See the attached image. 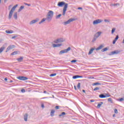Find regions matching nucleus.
Returning a JSON list of instances; mask_svg holds the SVG:
<instances>
[{
  "label": "nucleus",
  "instance_id": "obj_1",
  "mask_svg": "<svg viewBox=\"0 0 124 124\" xmlns=\"http://www.w3.org/2000/svg\"><path fill=\"white\" fill-rule=\"evenodd\" d=\"M57 5L59 6V7H62L64 5L62 16H64V15H65V12H66V10H67V7H68V4L65 3V2L60 1L58 2Z\"/></svg>",
  "mask_w": 124,
  "mask_h": 124
},
{
  "label": "nucleus",
  "instance_id": "obj_2",
  "mask_svg": "<svg viewBox=\"0 0 124 124\" xmlns=\"http://www.w3.org/2000/svg\"><path fill=\"white\" fill-rule=\"evenodd\" d=\"M54 16V12L52 11H49L47 13V16L46 19L47 22H50Z\"/></svg>",
  "mask_w": 124,
  "mask_h": 124
},
{
  "label": "nucleus",
  "instance_id": "obj_3",
  "mask_svg": "<svg viewBox=\"0 0 124 124\" xmlns=\"http://www.w3.org/2000/svg\"><path fill=\"white\" fill-rule=\"evenodd\" d=\"M17 6H18V4L15 5L10 11L8 16L9 20H10V19L12 18V15H13V13L14 12V11H15V9H16V7H17Z\"/></svg>",
  "mask_w": 124,
  "mask_h": 124
},
{
  "label": "nucleus",
  "instance_id": "obj_4",
  "mask_svg": "<svg viewBox=\"0 0 124 124\" xmlns=\"http://www.w3.org/2000/svg\"><path fill=\"white\" fill-rule=\"evenodd\" d=\"M71 50V47H68L67 49L62 50L59 52V55H62V54H64L65 53H67L69 52Z\"/></svg>",
  "mask_w": 124,
  "mask_h": 124
},
{
  "label": "nucleus",
  "instance_id": "obj_5",
  "mask_svg": "<svg viewBox=\"0 0 124 124\" xmlns=\"http://www.w3.org/2000/svg\"><path fill=\"white\" fill-rule=\"evenodd\" d=\"M64 41H65V40L64 39H63L62 38H59V39L55 40L54 41V43H56V44L62 43V42H64Z\"/></svg>",
  "mask_w": 124,
  "mask_h": 124
},
{
  "label": "nucleus",
  "instance_id": "obj_6",
  "mask_svg": "<svg viewBox=\"0 0 124 124\" xmlns=\"http://www.w3.org/2000/svg\"><path fill=\"white\" fill-rule=\"evenodd\" d=\"M121 52H122V51H121L120 50H116L112 51L110 53H109L108 54V55L112 56L113 55H118V54H120V53H121Z\"/></svg>",
  "mask_w": 124,
  "mask_h": 124
},
{
  "label": "nucleus",
  "instance_id": "obj_7",
  "mask_svg": "<svg viewBox=\"0 0 124 124\" xmlns=\"http://www.w3.org/2000/svg\"><path fill=\"white\" fill-rule=\"evenodd\" d=\"M73 21H75V19L71 18L70 19L68 20L67 21L64 22L63 25H64V26H66V25L70 24V23H71V22H73Z\"/></svg>",
  "mask_w": 124,
  "mask_h": 124
},
{
  "label": "nucleus",
  "instance_id": "obj_8",
  "mask_svg": "<svg viewBox=\"0 0 124 124\" xmlns=\"http://www.w3.org/2000/svg\"><path fill=\"white\" fill-rule=\"evenodd\" d=\"M17 79L20 80L21 81H26V80H28L29 78L24 76H19L17 77Z\"/></svg>",
  "mask_w": 124,
  "mask_h": 124
},
{
  "label": "nucleus",
  "instance_id": "obj_9",
  "mask_svg": "<svg viewBox=\"0 0 124 124\" xmlns=\"http://www.w3.org/2000/svg\"><path fill=\"white\" fill-rule=\"evenodd\" d=\"M102 22V20L98 19L93 21V25H97V24H100Z\"/></svg>",
  "mask_w": 124,
  "mask_h": 124
},
{
  "label": "nucleus",
  "instance_id": "obj_10",
  "mask_svg": "<svg viewBox=\"0 0 124 124\" xmlns=\"http://www.w3.org/2000/svg\"><path fill=\"white\" fill-rule=\"evenodd\" d=\"M15 47V45H14L9 46L7 48V50H6V53H7V52H8V51H9V50H11V49H13V48H14Z\"/></svg>",
  "mask_w": 124,
  "mask_h": 124
},
{
  "label": "nucleus",
  "instance_id": "obj_11",
  "mask_svg": "<svg viewBox=\"0 0 124 124\" xmlns=\"http://www.w3.org/2000/svg\"><path fill=\"white\" fill-rule=\"evenodd\" d=\"M39 21V19L37 18L36 19L32 20L30 23V25H33V24H35V23L38 22Z\"/></svg>",
  "mask_w": 124,
  "mask_h": 124
},
{
  "label": "nucleus",
  "instance_id": "obj_12",
  "mask_svg": "<svg viewBox=\"0 0 124 124\" xmlns=\"http://www.w3.org/2000/svg\"><path fill=\"white\" fill-rule=\"evenodd\" d=\"M101 35V32L98 31L94 34V37H95L96 38H98V37H99V36H100Z\"/></svg>",
  "mask_w": 124,
  "mask_h": 124
},
{
  "label": "nucleus",
  "instance_id": "obj_13",
  "mask_svg": "<svg viewBox=\"0 0 124 124\" xmlns=\"http://www.w3.org/2000/svg\"><path fill=\"white\" fill-rule=\"evenodd\" d=\"M102 48H104V46L103 45H101L100 46H99L98 47H97L95 50L96 51H98L99 50H101Z\"/></svg>",
  "mask_w": 124,
  "mask_h": 124
},
{
  "label": "nucleus",
  "instance_id": "obj_14",
  "mask_svg": "<svg viewBox=\"0 0 124 124\" xmlns=\"http://www.w3.org/2000/svg\"><path fill=\"white\" fill-rule=\"evenodd\" d=\"M52 45H53V47L55 48L56 47H61V46H62V44H53Z\"/></svg>",
  "mask_w": 124,
  "mask_h": 124
},
{
  "label": "nucleus",
  "instance_id": "obj_15",
  "mask_svg": "<svg viewBox=\"0 0 124 124\" xmlns=\"http://www.w3.org/2000/svg\"><path fill=\"white\" fill-rule=\"evenodd\" d=\"M77 78H83V76L79 75H75L73 76V79H77Z\"/></svg>",
  "mask_w": 124,
  "mask_h": 124
},
{
  "label": "nucleus",
  "instance_id": "obj_16",
  "mask_svg": "<svg viewBox=\"0 0 124 124\" xmlns=\"http://www.w3.org/2000/svg\"><path fill=\"white\" fill-rule=\"evenodd\" d=\"M55 110L54 109H51V111H50V116L51 117H54V116H55Z\"/></svg>",
  "mask_w": 124,
  "mask_h": 124
},
{
  "label": "nucleus",
  "instance_id": "obj_17",
  "mask_svg": "<svg viewBox=\"0 0 124 124\" xmlns=\"http://www.w3.org/2000/svg\"><path fill=\"white\" fill-rule=\"evenodd\" d=\"M99 97H100V98H106V96H105V93H102L99 95Z\"/></svg>",
  "mask_w": 124,
  "mask_h": 124
},
{
  "label": "nucleus",
  "instance_id": "obj_18",
  "mask_svg": "<svg viewBox=\"0 0 124 124\" xmlns=\"http://www.w3.org/2000/svg\"><path fill=\"white\" fill-rule=\"evenodd\" d=\"M16 60L18 62H21L24 60V57H21L19 58H17Z\"/></svg>",
  "mask_w": 124,
  "mask_h": 124
},
{
  "label": "nucleus",
  "instance_id": "obj_19",
  "mask_svg": "<svg viewBox=\"0 0 124 124\" xmlns=\"http://www.w3.org/2000/svg\"><path fill=\"white\" fill-rule=\"evenodd\" d=\"M28 114L27 113H26L24 116V119L25 122L28 121Z\"/></svg>",
  "mask_w": 124,
  "mask_h": 124
},
{
  "label": "nucleus",
  "instance_id": "obj_20",
  "mask_svg": "<svg viewBox=\"0 0 124 124\" xmlns=\"http://www.w3.org/2000/svg\"><path fill=\"white\" fill-rule=\"evenodd\" d=\"M101 83L100 82H95L92 84V86H100Z\"/></svg>",
  "mask_w": 124,
  "mask_h": 124
},
{
  "label": "nucleus",
  "instance_id": "obj_21",
  "mask_svg": "<svg viewBox=\"0 0 124 124\" xmlns=\"http://www.w3.org/2000/svg\"><path fill=\"white\" fill-rule=\"evenodd\" d=\"M94 50V48H92L90 50L89 52L88 53V55H91V54H93V52Z\"/></svg>",
  "mask_w": 124,
  "mask_h": 124
},
{
  "label": "nucleus",
  "instance_id": "obj_22",
  "mask_svg": "<svg viewBox=\"0 0 124 124\" xmlns=\"http://www.w3.org/2000/svg\"><path fill=\"white\" fill-rule=\"evenodd\" d=\"M102 104H103V102H100L97 106V108H100V107H101V105H102Z\"/></svg>",
  "mask_w": 124,
  "mask_h": 124
},
{
  "label": "nucleus",
  "instance_id": "obj_23",
  "mask_svg": "<svg viewBox=\"0 0 124 124\" xmlns=\"http://www.w3.org/2000/svg\"><path fill=\"white\" fill-rule=\"evenodd\" d=\"M17 12L15 13L14 15V18H15L16 20H17V19H18V16H17Z\"/></svg>",
  "mask_w": 124,
  "mask_h": 124
},
{
  "label": "nucleus",
  "instance_id": "obj_24",
  "mask_svg": "<svg viewBox=\"0 0 124 124\" xmlns=\"http://www.w3.org/2000/svg\"><path fill=\"white\" fill-rule=\"evenodd\" d=\"M25 7V6H21L19 9L18 10V12H21V11H22V9H24V8Z\"/></svg>",
  "mask_w": 124,
  "mask_h": 124
},
{
  "label": "nucleus",
  "instance_id": "obj_25",
  "mask_svg": "<svg viewBox=\"0 0 124 124\" xmlns=\"http://www.w3.org/2000/svg\"><path fill=\"white\" fill-rule=\"evenodd\" d=\"M109 48L108 47H105L102 49L101 52H106Z\"/></svg>",
  "mask_w": 124,
  "mask_h": 124
},
{
  "label": "nucleus",
  "instance_id": "obj_26",
  "mask_svg": "<svg viewBox=\"0 0 124 124\" xmlns=\"http://www.w3.org/2000/svg\"><path fill=\"white\" fill-rule=\"evenodd\" d=\"M110 6H117V5H120V4L118 3H114V4H111Z\"/></svg>",
  "mask_w": 124,
  "mask_h": 124
},
{
  "label": "nucleus",
  "instance_id": "obj_27",
  "mask_svg": "<svg viewBox=\"0 0 124 124\" xmlns=\"http://www.w3.org/2000/svg\"><path fill=\"white\" fill-rule=\"evenodd\" d=\"M6 33L10 34V33H13V31L10 30V31H6Z\"/></svg>",
  "mask_w": 124,
  "mask_h": 124
},
{
  "label": "nucleus",
  "instance_id": "obj_28",
  "mask_svg": "<svg viewBox=\"0 0 124 124\" xmlns=\"http://www.w3.org/2000/svg\"><path fill=\"white\" fill-rule=\"evenodd\" d=\"M4 49H5V47H4V46H2L1 47H0V53L2 52V51H3V50H4Z\"/></svg>",
  "mask_w": 124,
  "mask_h": 124
},
{
  "label": "nucleus",
  "instance_id": "obj_29",
  "mask_svg": "<svg viewBox=\"0 0 124 124\" xmlns=\"http://www.w3.org/2000/svg\"><path fill=\"white\" fill-rule=\"evenodd\" d=\"M64 115H66V113L64 112H62L61 113V114H60L59 115V117H62V116H64Z\"/></svg>",
  "mask_w": 124,
  "mask_h": 124
},
{
  "label": "nucleus",
  "instance_id": "obj_30",
  "mask_svg": "<svg viewBox=\"0 0 124 124\" xmlns=\"http://www.w3.org/2000/svg\"><path fill=\"white\" fill-rule=\"evenodd\" d=\"M77 88L78 89V90H80L81 88V83L80 82L78 84Z\"/></svg>",
  "mask_w": 124,
  "mask_h": 124
},
{
  "label": "nucleus",
  "instance_id": "obj_31",
  "mask_svg": "<svg viewBox=\"0 0 124 124\" xmlns=\"http://www.w3.org/2000/svg\"><path fill=\"white\" fill-rule=\"evenodd\" d=\"M56 75H57V74L56 73H53V74H51L49 76L50 77H54L55 76H56Z\"/></svg>",
  "mask_w": 124,
  "mask_h": 124
},
{
  "label": "nucleus",
  "instance_id": "obj_32",
  "mask_svg": "<svg viewBox=\"0 0 124 124\" xmlns=\"http://www.w3.org/2000/svg\"><path fill=\"white\" fill-rule=\"evenodd\" d=\"M105 95L106 96V97H110V96H111V95H110L109 93H105Z\"/></svg>",
  "mask_w": 124,
  "mask_h": 124
},
{
  "label": "nucleus",
  "instance_id": "obj_33",
  "mask_svg": "<svg viewBox=\"0 0 124 124\" xmlns=\"http://www.w3.org/2000/svg\"><path fill=\"white\" fill-rule=\"evenodd\" d=\"M108 101L109 102H110V103H113V100H112V98H109L108 99Z\"/></svg>",
  "mask_w": 124,
  "mask_h": 124
},
{
  "label": "nucleus",
  "instance_id": "obj_34",
  "mask_svg": "<svg viewBox=\"0 0 124 124\" xmlns=\"http://www.w3.org/2000/svg\"><path fill=\"white\" fill-rule=\"evenodd\" d=\"M18 54V51H14L13 53L11 54L12 55H17Z\"/></svg>",
  "mask_w": 124,
  "mask_h": 124
},
{
  "label": "nucleus",
  "instance_id": "obj_35",
  "mask_svg": "<svg viewBox=\"0 0 124 124\" xmlns=\"http://www.w3.org/2000/svg\"><path fill=\"white\" fill-rule=\"evenodd\" d=\"M115 31H116V28H113L112 30H111V34H113L114 32H115Z\"/></svg>",
  "mask_w": 124,
  "mask_h": 124
},
{
  "label": "nucleus",
  "instance_id": "obj_36",
  "mask_svg": "<svg viewBox=\"0 0 124 124\" xmlns=\"http://www.w3.org/2000/svg\"><path fill=\"white\" fill-rule=\"evenodd\" d=\"M62 16V14H59L58 16H56V19H60V18Z\"/></svg>",
  "mask_w": 124,
  "mask_h": 124
},
{
  "label": "nucleus",
  "instance_id": "obj_37",
  "mask_svg": "<svg viewBox=\"0 0 124 124\" xmlns=\"http://www.w3.org/2000/svg\"><path fill=\"white\" fill-rule=\"evenodd\" d=\"M96 39H97V38H96L94 36L92 40V42H94V41H95Z\"/></svg>",
  "mask_w": 124,
  "mask_h": 124
},
{
  "label": "nucleus",
  "instance_id": "obj_38",
  "mask_svg": "<svg viewBox=\"0 0 124 124\" xmlns=\"http://www.w3.org/2000/svg\"><path fill=\"white\" fill-rule=\"evenodd\" d=\"M100 88L99 87H95L93 91H98L99 90H100Z\"/></svg>",
  "mask_w": 124,
  "mask_h": 124
},
{
  "label": "nucleus",
  "instance_id": "obj_39",
  "mask_svg": "<svg viewBox=\"0 0 124 124\" xmlns=\"http://www.w3.org/2000/svg\"><path fill=\"white\" fill-rule=\"evenodd\" d=\"M77 62V60H73L71 61V62H72L73 63H75V62Z\"/></svg>",
  "mask_w": 124,
  "mask_h": 124
},
{
  "label": "nucleus",
  "instance_id": "obj_40",
  "mask_svg": "<svg viewBox=\"0 0 124 124\" xmlns=\"http://www.w3.org/2000/svg\"><path fill=\"white\" fill-rule=\"evenodd\" d=\"M42 22L43 23V22H45V21H47V17L46 18H43V19L41 20Z\"/></svg>",
  "mask_w": 124,
  "mask_h": 124
},
{
  "label": "nucleus",
  "instance_id": "obj_41",
  "mask_svg": "<svg viewBox=\"0 0 124 124\" xmlns=\"http://www.w3.org/2000/svg\"><path fill=\"white\" fill-rule=\"evenodd\" d=\"M118 100H119V101L122 102V101H124V98H121L118 99Z\"/></svg>",
  "mask_w": 124,
  "mask_h": 124
},
{
  "label": "nucleus",
  "instance_id": "obj_42",
  "mask_svg": "<svg viewBox=\"0 0 124 124\" xmlns=\"http://www.w3.org/2000/svg\"><path fill=\"white\" fill-rule=\"evenodd\" d=\"M118 39H119V35H117L116 36V37L115 38L114 40H115V41H117V40H118Z\"/></svg>",
  "mask_w": 124,
  "mask_h": 124
},
{
  "label": "nucleus",
  "instance_id": "obj_43",
  "mask_svg": "<svg viewBox=\"0 0 124 124\" xmlns=\"http://www.w3.org/2000/svg\"><path fill=\"white\" fill-rule=\"evenodd\" d=\"M55 108L56 110H58V109H60V106H56Z\"/></svg>",
  "mask_w": 124,
  "mask_h": 124
},
{
  "label": "nucleus",
  "instance_id": "obj_44",
  "mask_svg": "<svg viewBox=\"0 0 124 124\" xmlns=\"http://www.w3.org/2000/svg\"><path fill=\"white\" fill-rule=\"evenodd\" d=\"M114 113L115 114H118V109L117 108L114 109Z\"/></svg>",
  "mask_w": 124,
  "mask_h": 124
},
{
  "label": "nucleus",
  "instance_id": "obj_45",
  "mask_svg": "<svg viewBox=\"0 0 124 124\" xmlns=\"http://www.w3.org/2000/svg\"><path fill=\"white\" fill-rule=\"evenodd\" d=\"M17 36H18V35H17L13 36L12 37V39H14L16 38V37H17Z\"/></svg>",
  "mask_w": 124,
  "mask_h": 124
},
{
  "label": "nucleus",
  "instance_id": "obj_46",
  "mask_svg": "<svg viewBox=\"0 0 124 124\" xmlns=\"http://www.w3.org/2000/svg\"><path fill=\"white\" fill-rule=\"evenodd\" d=\"M41 107L43 109H44V108H45V106H44V104H42Z\"/></svg>",
  "mask_w": 124,
  "mask_h": 124
},
{
  "label": "nucleus",
  "instance_id": "obj_47",
  "mask_svg": "<svg viewBox=\"0 0 124 124\" xmlns=\"http://www.w3.org/2000/svg\"><path fill=\"white\" fill-rule=\"evenodd\" d=\"M104 22L109 23L110 21L109 20H108V19H105L104 20Z\"/></svg>",
  "mask_w": 124,
  "mask_h": 124
},
{
  "label": "nucleus",
  "instance_id": "obj_48",
  "mask_svg": "<svg viewBox=\"0 0 124 124\" xmlns=\"http://www.w3.org/2000/svg\"><path fill=\"white\" fill-rule=\"evenodd\" d=\"M24 4L25 5H28V6H31V4H28V3H24Z\"/></svg>",
  "mask_w": 124,
  "mask_h": 124
},
{
  "label": "nucleus",
  "instance_id": "obj_49",
  "mask_svg": "<svg viewBox=\"0 0 124 124\" xmlns=\"http://www.w3.org/2000/svg\"><path fill=\"white\" fill-rule=\"evenodd\" d=\"M21 93H26V90L25 89H22L21 90Z\"/></svg>",
  "mask_w": 124,
  "mask_h": 124
},
{
  "label": "nucleus",
  "instance_id": "obj_50",
  "mask_svg": "<svg viewBox=\"0 0 124 124\" xmlns=\"http://www.w3.org/2000/svg\"><path fill=\"white\" fill-rule=\"evenodd\" d=\"M116 42H117V41H116L115 40H113V41L112 42V44H115Z\"/></svg>",
  "mask_w": 124,
  "mask_h": 124
},
{
  "label": "nucleus",
  "instance_id": "obj_51",
  "mask_svg": "<svg viewBox=\"0 0 124 124\" xmlns=\"http://www.w3.org/2000/svg\"><path fill=\"white\" fill-rule=\"evenodd\" d=\"M43 93H47V94H49V93H47V91H44Z\"/></svg>",
  "mask_w": 124,
  "mask_h": 124
},
{
  "label": "nucleus",
  "instance_id": "obj_52",
  "mask_svg": "<svg viewBox=\"0 0 124 124\" xmlns=\"http://www.w3.org/2000/svg\"><path fill=\"white\" fill-rule=\"evenodd\" d=\"M78 9L79 10H82V9H83V8H82V7H78Z\"/></svg>",
  "mask_w": 124,
  "mask_h": 124
},
{
  "label": "nucleus",
  "instance_id": "obj_53",
  "mask_svg": "<svg viewBox=\"0 0 124 124\" xmlns=\"http://www.w3.org/2000/svg\"><path fill=\"white\" fill-rule=\"evenodd\" d=\"M89 79H94V78L93 77H90Z\"/></svg>",
  "mask_w": 124,
  "mask_h": 124
},
{
  "label": "nucleus",
  "instance_id": "obj_54",
  "mask_svg": "<svg viewBox=\"0 0 124 124\" xmlns=\"http://www.w3.org/2000/svg\"><path fill=\"white\" fill-rule=\"evenodd\" d=\"M90 102H94V100H93V99L91 100Z\"/></svg>",
  "mask_w": 124,
  "mask_h": 124
},
{
  "label": "nucleus",
  "instance_id": "obj_55",
  "mask_svg": "<svg viewBox=\"0 0 124 124\" xmlns=\"http://www.w3.org/2000/svg\"><path fill=\"white\" fill-rule=\"evenodd\" d=\"M75 91H77V88H76V86H74Z\"/></svg>",
  "mask_w": 124,
  "mask_h": 124
},
{
  "label": "nucleus",
  "instance_id": "obj_56",
  "mask_svg": "<svg viewBox=\"0 0 124 124\" xmlns=\"http://www.w3.org/2000/svg\"><path fill=\"white\" fill-rule=\"evenodd\" d=\"M82 92L84 93H86V91L85 90H83Z\"/></svg>",
  "mask_w": 124,
  "mask_h": 124
},
{
  "label": "nucleus",
  "instance_id": "obj_57",
  "mask_svg": "<svg viewBox=\"0 0 124 124\" xmlns=\"http://www.w3.org/2000/svg\"><path fill=\"white\" fill-rule=\"evenodd\" d=\"M45 98H48V97H44L42 98V99H45Z\"/></svg>",
  "mask_w": 124,
  "mask_h": 124
},
{
  "label": "nucleus",
  "instance_id": "obj_58",
  "mask_svg": "<svg viewBox=\"0 0 124 124\" xmlns=\"http://www.w3.org/2000/svg\"><path fill=\"white\" fill-rule=\"evenodd\" d=\"M6 1H7V0H4V3H6Z\"/></svg>",
  "mask_w": 124,
  "mask_h": 124
},
{
  "label": "nucleus",
  "instance_id": "obj_59",
  "mask_svg": "<svg viewBox=\"0 0 124 124\" xmlns=\"http://www.w3.org/2000/svg\"><path fill=\"white\" fill-rule=\"evenodd\" d=\"M42 23H43V22L41 20V21L39 23V24L40 25V24H42Z\"/></svg>",
  "mask_w": 124,
  "mask_h": 124
},
{
  "label": "nucleus",
  "instance_id": "obj_60",
  "mask_svg": "<svg viewBox=\"0 0 124 124\" xmlns=\"http://www.w3.org/2000/svg\"><path fill=\"white\" fill-rule=\"evenodd\" d=\"M4 80L5 81H7V78H4Z\"/></svg>",
  "mask_w": 124,
  "mask_h": 124
},
{
  "label": "nucleus",
  "instance_id": "obj_61",
  "mask_svg": "<svg viewBox=\"0 0 124 124\" xmlns=\"http://www.w3.org/2000/svg\"><path fill=\"white\" fill-rule=\"evenodd\" d=\"M112 117H113V118H115V117H116V114H113Z\"/></svg>",
  "mask_w": 124,
  "mask_h": 124
},
{
  "label": "nucleus",
  "instance_id": "obj_62",
  "mask_svg": "<svg viewBox=\"0 0 124 124\" xmlns=\"http://www.w3.org/2000/svg\"><path fill=\"white\" fill-rule=\"evenodd\" d=\"M13 82V80H10L9 83H12Z\"/></svg>",
  "mask_w": 124,
  "mask_h": 124
},
{
  "label": "nucleus",
  "instance_id": "obj_63",
  "mask_svg": "<svg viewBox=\"0 0 124 124\" xmlns=\"http://www.w3.org/2000/svg\"><path fill=\"white\" fill-rule=\"evenodd\" d=\"M1 2V0H0V4Z\"/></svg>",
  "mask_w": 124,
  "mask_h": 124
}]
</instances>
